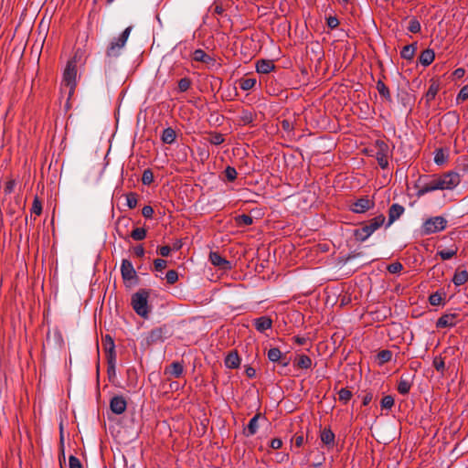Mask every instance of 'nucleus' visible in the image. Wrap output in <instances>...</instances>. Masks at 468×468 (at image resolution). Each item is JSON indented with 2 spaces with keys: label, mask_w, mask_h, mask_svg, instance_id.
<instances>
[{
  "label": "nucleus",
  "mask_w": 468,
  "mask_h": 468,
  "mask_svg": "<svg viewBox=\"0 0 468 468\" xmlns=\"http://www.w3.org/2000/svg\"><path fill=\"white\" fill-rule=\"evenodd\" d=\"M371 235V232L367 231L363 227L356 231V238L362 241L366 240Z\"/></svg>",
  "instance_id": "49530a36"
},
{
  "label": "nucleus",
  "mask_w": 468,
  "mask_h": 468,
  "mask_svg": "<svg viewBox=\"0 0 468 468\" xmlns=\"http://www.w3.org/2000/svg\"><path fill=\"white\" fill-rule=\"evenodd\" d=\"M209 261L211 264L219 268L220 270L227 271L231 269L230 261L221 257V255L216 251H211L209 253Z\"/></svg>",
  "instance_id": "0eeeda50"
},
{
  "label": "nucleus",
  "mask_w": 468,
  "mask_h": 468,
  "mask_svg": "<svg viewBox=\"0 0 468 468\" xmlns=\"http://www.w3.org/2000/svg\"><path fill=\"white\" fill-rule=\"evenodd\" d=\"M468 281V272L466 271H462L455 272L452 282L456 286H460L464 284Z\"/></svg>",
  "instance_id": "a878e982"
},
{
  "label": "nucleus",
  "mask_w": 468,
  "mask_h": 468,
  "mask_svg": "<svg viewBox=\"0 0 468 468\" xmlns=\"http://www.w3.org/2000/svg\"><path fill=\"white\" fill-rule=\"evenodd\" d=\"M149 292L140 290L132 296V305L135 313L141 317L147 318L150 309L148 306Z\"/></svg>",
  "instance_id": "f03ea898"
},
{
  "label": "nucleus",
  "mask_w": 468,
  "mask_h": 468,
  "mask_svg": "<svg viewBox=\"0 0 468 468\" xmlns=\"http://www.w3.org/2000/svg\"><path fill=\"white\" fill-rule=\"evenodd\" d=\"M445 159L446 157L441 150L436 152V154L434 156V162L437 165H442L445 162Z\"/></svg>",
  "instance_id": "5fc2aeb1"
},
{
  "label": "nucleus",
  "mask_w": 468,
  "mask_h": 468,
  "mask_svg": "<svg viewBox=\"0 0 468 468\" xmlns=\"http://www.w3.org/2000/svg\"><path fill=\"white\" fill-rule=\"evenodd\" d=\"M274 69V64L271 60L261 59L257 62L256 69L259 73L267 74Z\"/></svg>",
  "instance_id": "6ab92c4d"
},
{
  "label": "nucleus",
  "mask_w": 468,
  "mask_h": 468,
  "mask_svg": "<svg viewBox=\"0 0 468 468\" xmlns=\"http://www.w3.org/2000/svg\"><path fill=\"white\" fill-rule=\"evenodd\" d=\"M237 175L238 173L234 167L228 166L225 169V176L229 181H234L237 177Z\"/></svg>",
  "instance_id": "c03bdc74"
},
{
  "label": "nucleus",
  "mask_w": 468,
  "mask_h": 468,
  "mask_svg": "<svg viewBox=\"0 0 468 468\" xmlns=\"http://www.w3.org/2000/svg\"><path fill=\"white\" fill-rule=\"evenodd\" d=\"M416 48V44H410L403 47L400 51L401 58L407 60L412 59L415 55Z\"/></svg>",
  "instance_id": "b1692460"
},
{
  "label": "nucleus",
  "mask_w": 468,
  "mask_h": 468,
  "mask_svg": "<svg viewBox=\"0 0 468 468\" xmlns=\"http://www.w3.org/2000/svg\"><path fill=\"white\" fill-rule=\"evenodd\" d=\"M223 142H224V138H223V135L220 133H215L210 138V143L215 145H218V144H222Z\"/></svg>",
  "instance_id": "6e6d98bb"
},
{
  "label": "nucleus",
  "mask_w": 468,
  "mask_h": 468,
  "mask_svg": "<svg viewBox=\"0 0 468 468\" xmlns=\"http://www.w3.org/2000/svg\"><path fill=\"white\" fill-rule=\"evenodd\" d=\"M145 236L146 230L144 228H136L131 233V237L134 240H142L145 238Z\"/></svg>",
  "instance_id": "473e14b6"
},
{
  "label": "nucleus",
  "mask_w": 468,
  "mask_h": 468,
  "mask_svg": "<svg viewBox=\"0 0 468 468\" xmlns=\"http://www.w3.org/2000/svg\"><path fill=\"white\" fill-rule=\"evenodd\" d=\"M446 219L442 217L431 218L424 222L423 232L428 235L441 231L446 228Z\"/></svg>",
  "instance_id": "39448f33"
},
{
  "label": "nucleus",
  "mask_w": 468,
  "mask_h": 468,
  "mask_svg": "<svg viewBox=\"0 0 468 468\" xmlns=\"http://www.w3.org/2000/svg\"><path fill=\"white\" fill-rule=\"evenodd\" d=\"M433 367H435V369L439 372H442L444 370V367H445V364H444V361L441 357L440 356H437L434 358L433 360Z\"/></svg>",
  "instance_id": "8fccbe9b"
},
{
  "label": "nucleus",
  "mask_w": 468,
  "mask_h": 468,
  "mask_svg": "<svg viewBox=\"0 0 468 468\" xmlns=\"http://www.w3.org/2000/svg\"><path fill=\"white\" fill-rule=\"evenodd\" d=\"M377 90L382 97L387 99L390 97L388 88L385 85V83L382 80H378L377 82Z\"/></svg>",
  "instance_id": "72a5a7b5"
},
{
  "label": "nucleus",
  "mask_w": 468,
  "mask_h": 468,
  "mask_svg": "<svg viewBox=\"0 0 468 468\" xmlns=\"http://www.w3.org/2000/svg\"><path fill=\"white\" fill-rule=\"evenodd\" d=\"M31 211L33 213H35L36 215H40L41 214L42 206H41L40 201L37 197L35 198V200L33 202Z\"/></svg>",
  "instance_id": "3c124183"
},
{
  "label": "nucleus",
  "mask_w": 468,
  "mask_h": 468,
  "mask_svg": "<svg viewBox=\"0 0 468 468\" xmlns=\"http://www.w3.org/2000/svg\"><path fill=\"white\" fill-rule=\"evenodd\" d=\"M468 99V85L463 86L457 95V100L465 101Z\"/></svg>",
  "instance_id": "4d7b16f0"
},
{
  "label": "nucleus",
  "mask_w": 468,
  "mask_h": 468,
  "mask_svg": "<svg viewBox=\"0 0 468 468\" xmlns=\"http://www.w3.org/2000/svg\"><path fill=\"white\" fill-rule=\"evenodd\" d=\"M166 267V261L162 259H156L154 261V268L156 271H162Z\"/></svg>",
  "instance_id": "bf43d9fd"
},
{
  "label": "nucleus",
  "mask_w": 468,
  "mask_h": 468,
  "mask_svg": "<svg viewBox=\"0 0 468 468\" xmlns=\"http://www.w3.org/2000/svg\"><path fill=\"white\" fill-rule=\"evenodd\" d=\"M282 357V352L279 348L273 347L268 351V358L271 362H278Z\"/></svg>",
  "instance_id": "7c9ffc66"
},
{
  "label": "nucleus",
  "mask_w": 468,
  "mask_h": 468,
  "mask_svg": "<svg viewBox=\"0 0 468 468\" xmlns=\"http://www.w3.org/2000/svg\"><path fill=\"white\" fill-rule=\"evenodd\" d=\"M373 207V202L367 197L359 198L351 205V210L355 213H364Z\"/></svg>",
  "instance_id": "1a4fd4ad"
},
{
  "label": "nucleus",
  "mask_w": 468,
  "mask_h": 468,
  "mask_svg": "<svg viewBox=\"0 0 468 468\" xmlns=\"http://www.w3.org/2000/svg\"><path fill=\"white\" fill-rule=\"evenodd\" d=\"M393 405H394V399H393V397H391L389 395L385 396L381 399V407L384 409H391Z\"/></svg>",
  "instance_id": "de8ad7c7"
},
{
  "label": "nucleus",
  "mask_w": 468,
  "mask_h": 468,
  "mask_svg": "<svg viewBox=\"0 0 468 468\" xmlns=\"http://www.w3.org/2000/svg\"><path fill=\"white\" fill-rule=\"evenodd\" d=\"M392 358V353L389 350H382L378 354V360L380 365H383Z\"/></svg>",
  "instance_id": "cd10ccee"
},
{
  "label": "nucleus",
  "mask_w": 468,
  "mask_h": 468,
  "mask_svg": "<svg viewBox=\"0 0 468 468\" xmlns=\"http://www.w3.org/2000/svg\"><path fill=\"white\" fill-rule=\"evenodd\" d=\"M69 468H82V465L80 462V460L75 456H70L69 459Z\"/></svg>",
  "instance_id": "864d4df0"
},
{
  "label": "nucleus",
  "mask_w": 468,
  "mask_h": 468,
  "mask_svg": "<svg viewBox=\"0 0 468 468\" xmlns=\"http://www.w3.org/2000/svg\"><path fill=\"white\" fill-rule=\"evenodd\" d=\"M404 212V207L399 204H393L388 210V224L390 226L397 220Z\"/></svg>",
  "instance_id": "4468645a"
},
{
  "label": "nucleus",
  "mask_w": 468,
  "mask_h": 468,
  "mask_svg": "<svg viewBox=\"0 0 468 468\" xmlns=\"http://www.w3.org/2000/svg\"><path fill=\"white\" fill-rule=\"evenodd\" d=\"M459 183V175L454 172H449L440 177H434L428 182L420 181L417 194L420 197L435 190L452 189Z\"/></svg>",
  "instance_id": "f257e3e1"
},
{
  "label": "nucleus",
  "mask_w": 468,
  "mask_h": 468,
  "mask_svg": "<svg viewBox=\"0 0 468 468\" xmlns=\"http://www.w3.org/2000/svg\"><path fill=\"white\" fill-rule=\"evenodd\" d=\"M442 298L440 293L435 292L431 294L429 298L430 303L431 305H439L441 302Z\"/></svg>",
  "instance_id": "603ef678"
},
{
  "label": "nucleus",
  "mask_w": 468,
  "mask_h": 468,
  "mask_svg": "<svg viewBox=\"0 0 468 468\" xmlns=\"http://www.w3.org/2000/svg\"><path fill=\"white\" fill-rule=\"evenodd\" d=\"M255 328L259 332H264L272 325V320L268 316H261L254 320Z\"/></svg>",
  "instance_id": "2eb2a0df"
},
{
  "label": "nucleus",
  "mask_w": 468,
  "mask_h": 468,
  "mask_svg": "<svg viewBox=\"0 0 468 468\" xmlns=\"http://www.w3.org/2000/svg\"><path fill=\"white\" fill-rule=\"evenodd\" d=\"M184 372V366L181 362H173L171 365L165 367V374L169 378H178Z\"/></svg>",
  "instance_id": "9d476101"
},
{
  "label": "nucleus",
  "mask_w": 468,
  "mask_h": 468,
  "mask_svg": "<svg viewBox=\"0 0 468 468\" xmlns=\"http://www.w3.org/2000/svg\"><path fill=\"white\" fill-rule=\"evenodd\" d=\"M105 339L110 341L108 361H109V364L113 367V361H114V352H113V349H114V344H113L112 338L109 335H106Z\"/></svg>",
  "instance_id": "ea45409f"
},
{
  "label": "nucleus",
  "mask_w": 468,
  "mask_h": 468,
  "mask_svg": "<svg viewBox=\"0 0 468 468\" xmlns=\"http://www.w3.org/2000/svg\"><path fill=\"white\" fill-rule=\"evenodd\" d=\"M236 221L239 226H249L252 224L253 219L250 216L242 214L237 218Z\"/></svg>",
  "instance_id": "f704fd0d"
},
{
  "label": "nucleus",
  "mask_w": 468,
  "mask_h": 468,
  "mask_svg": "<svg viewBox=\"0 0 468 468\" xmlns=\"http://www.w3.org/2000/svg\"><path fill=\"white\" fill-rule=\"evenodd\" d=\"M259 418H260V415L257 414L250 420L249 424L244 431V433L246 436H248V437L252 436L257 432V431L259 429V424H258Z\"/></svg>",
  "instance_id": "412c9836"
},
{
  "label": "nucleus",
  "mask_w": 468,
  "mask_h": 468,
  "mask_svg": "<svg viewBox=\"0 0 468 468\" xmlns=\"http://www.w3.org/2000/svg\"><path fill=\"white\" fill-rule=\"evenodd\" d=\"M388 145L384 143L379 144V150L377 153V161L381 168H387L388 165Z\"/></svg>",
  "instance_id": "ddd939ff"
},
{
  "label": "nucleus",
  "mask_w": 468,
  "mask_h": 468,
  "mask_svg": "<svg viewBox=\"0 0 468 468\" xmlns=\"http://www.w3.org/2000/svg\"><path fill=\"white\" fill-rule=\"evenodd\" d=\"M312 359L306 355H298L295 358V365L302 369H309L312 367Z\"/></svg>",
  "instance_id": "4be33fe9"
},
{
  "label": "nucleus",
  "mask_w": 468,
  "mask_h": 468,
  "mask_svg": "<svg viewBox=\"0 0 468 468\" xmlns=\"http://www.w3.org/2000/svg\"><path fill=\"white\" fill-rule=\"evenodd\" d=\"M385 222V217L383 215H379L373 219H371L368 224L365 225L363 228L366 229L367 231L371 232L373 234L378 229H379Z\"/></svg>",
  "instance_id": "dca6fc26"
},
{
  "label": "nucleus",
  "mask_w": 468,
  "mask_h": 468,
  "mask_svg": "<svg viewBox=\"0 0 468 468\" xmlns=\"http://www.w3.org/2000/svg\"><path fill=\"white\" fill-rule=\"evenodd\" d=\"M282 441L279 438L272 439L270 443V446L274 450L280 449L282 447Z\"/></svg>",
  "instance_id": "680f3d73"
},
{
  "label": "nucleus",
  "mask_w": 468,
  "mask_h": 468,
  "mask_svg": "<svg viewBox=\"0 0 468 468\" xmlns=\"http://www.w3.org/2000/svg\"><path fill=\"white\" fill-rule=\"evenodd\" d=\"M154 181V174L150 169H146L143 173L142 182L144 185H150Z\"/></svg>",
  "instance_id": "58836bf2"
},
{
  "label": "nucleus",
  "mask_w": 468,
  "mask_h": 468,
  "mask_svg": "<svg viewBox=\"0 0 468 468\" xmlns=\"http://www.w3.org/2000/svg\"><path fill=\"white\" fill-rule=\"evenodd\" d=\"M176 132L174 129L169 127L163 131L162 141L165 144H173L176 140Z\"/></svg>",
  "instance_id": "393cba45"
},
{
  "label": "nucleus",
  "mask_w": 468,
  "mask_h": 468,
  "mask_svg": "<svg viewBox=\"0 0 468 468\" xmlns=\"http://www.w3.org/2000/svg\"><path fill=\"white\" fill-rule=\"evenodd\" d=\"M165 279L169 284H174L178 280V274L176 271L170 270L166 272Z\"/></svg>",
  "instance_id": "79ce46f5"
},
{
  "label": "nucleus",
  "mask_w": 468,
  "mask_h": 468,
  "mask_svg": "<svg viewBox=\"0 0 468 468\" xmlns=\"http://www.w3.org/2000/svg\"><path fill=\"white\" fill-rule=\"evenodd\" d=\"M256 84V80L252 78L243 79L239 82V87L243 90H251Z\"/></svg>",
  "instance_id": "c756f323"
},
{
  "label": "nucleus",
  "mask_w": 468,
  "mask_h": 468,
  "mask_svg": "<svg viewBox=\"0 0 468 468\" xmlns=\"http://www.w3.org/2000/svg\"><path fill=\"white\" fill-rule=\"evenodd\" d=\"M126 205L131 209L137 206V196L135 193L131 192L126 195Z\"/></svg>",
  "instance_id": "e433bc0d"
},
{
  "label": "nucleus",
  "mask_w": 468,
  "mask_h": 468,
  "mask_svg": "<svg viewBox=\"0 0 468 468\" xmlns=\"http://www.w3.org/2000/svg\"><path fill=\"white\" fill-rule=\"evenodd\" d=\"M420 27H420V22H419L417 19L413 18V19H411V20L410 21V23H409V27H408V29H409V31H410L411 33H418V32H420Z\"/></svg>",
  "instance_id": "a19ab883"
},
{
  "label": "nucleus",
  "mask_w": 468,
  "mask_h": 468,
  "mask_svg": "<svg viewBox=\"0 0 468 468\" xmlns=\"http://www.w3.org/2000/svg\"><path fill=\"white\" fill-rule=\"evenodd\" d=\"M134 253L137 257H143L144 254V250L142 246H137L135 249H134Z\"/></svg>",
  "instance_id": "69168bd1"
},
{
  "label": "nucleus",
  "mask_w": 468,
  "mask_h": 468,
  "mask_svg": "<svg viewBox=\"0 0 468 468\" xmlns=\"http://www.w3.org/2000/svg\"><path fill=\"white\" fill-rule=\"evenodd\" d=\"M164 330L161 327L154 328L143 339V345L149 346L156 342L163 341Z\"/></svg>",
  "instance_id": "423d86ee"
},
{
  "label": "nucleus",
  "mask_w": 468,
  "mask_h": 468,
  "mask_svg": "<svg viewBox=\"0 0 468 468\" xmlns=\"http://www.w3.org/2000/svg\"><path fill=\"white\" fill-rule=\"evenodd\" d=\"M240 120L245 124H249L253 122L254 120V114L250 111H242L240 114Z\"/></svg>",
  "instance_id": "c9c22d12"
},
{
  "label": "nucleus",
  "mask_w": 468,
  "mask_h": 468,
  "mask_svg": "<svg viewBox=\"0 0 468 468\" xmlns=\"http://www.w3.org/2000/svg\"><path fill=\"white\" fill-rule=\"evenodd\" d=\"M121 271L124 280H132L135 276V271L133 263L129 260H122Z\"/></svg>",
  "instance_id": "9b49d317"
},
{
  "label": "nucleus",
  "mask_w": 468,
  "mask_h": 468,
  "mask_svg": "<svg viewBox=\"0 0 468 468\" xmlns=\"http://www.w3.org/2000/svg\"><path fill=\"white\" fill-rule=\"evenodd\" d=\"M435 58V53L432 49L427 48L423 50L420 56V62L422 66H430Z\"/></svg>",
  "instance_id": "f3484780"
},
{
  "label": "nucleus",
  "mask_w": 468,
  "mask_h": 468,
  "mask_svg": "<svg viewBox=\"0 0 468 468\" xmlns=\"http://www.w3.org/2000/svg\"><path fill=\"white\" fill-rule=\"evenodd\" d=\"M321 441L323 443H324L326 446H333L335 442V434L334 432L329 429H324L321 431Z\"/></svg>",
  "instance_id": "5701e85b"
},
{
  "label": "nucleus",
  "mask_w": 468,
  "mask_h": 468,
  "mask_svg": "<svg viewBox=\"0 0 468 468\" xmlns=\"http://www.w3.org/2000/svg\"><path fill=\"white\" fill-rule=\"evenodd\" d=\"M193 59L195 61L203 62L206 64H213L214 63V59L202 49H196L194 51Z\"/></svg>",
  "instance_id": "a211bd4d"
},
{
  "label": "nucleus",
  "mask_w": 468,
  "mask_h": 468,
  "mask_svg": "<svg viewBox=\"0 0 468 468\" xmlns=\"http://www.w3.org/2000/svg\"><path fill=\"white\" fill-rule=\"evenodd\" d=\"M387 269L390 273H398L402 271L403 265L400 262L396 261L389 264Z\"/></svg>",
  "instance_id": "09e8293b"
},
{
  "label": "nucleus",
  "mask_w": 468,
  "mask_h": 468,
  "mask_svg": "<svg viewBox=\"0 0 468 468\" xmlns=\"http://www.w3.org/2000/svg\"><path fill=\"white\" fill-rule=\"evenodd\" d=\"M142 214L144 218H150L154 214V209L150 206H144L142 209Z\"/></svg>",
  "instance_id": "13d9d810"
},
{
  "label": "nucleus",
  "mask_w": 468,
  "mask_h": 468,
  "mask_svg": "<svg viewBox=\"0 0 468 468\" xmlns=\"http://www.w3.org/2000/svg\"><path fill=\"white\" fill-rule=\"evenodd\" d=\"M158 252L161 256L167 257L171 252V248L169 246H162L159 248Z\"/></svg>",
  "instance_id": "e2e57ef3"
},
{
  "label": "nucleus",
  "mask_w": 468,
  "mask_h": 468,
  "mask_svg": "<svg viewBox=\"0 0 468 468\" xmlns=\"http://www.w3.org/2000/svg\"><path fill=\"white\" fill-rule=\"evenodd\" d=\"M456 253H457V249L455 248V249H447V250H439L437 252V255H439L441 260L446 261V260H450L451 258H452Z\"/></svg>",
  "instance_id": "c85d7f7f"
},
{
  "label": "nucleus",
  "mask_w": 468,
  "mask_h": 468,
  "mask_svg": "<svg viewBox=\"0 0 468 468\" xmlns=\"http://www.w3.org/2000/svg\"><path fill=\"white\" fill-rule=\"evenodd\" d=\"M453 75L455 78L460 79L464 75V69H457L454 70Z\"/></svg>",
  "instance_id": "338daca9"
},
{
  "label": "nucleus",
  "mask_w": 468,
  "mask_h": 468,
  "mask_svg": "<svg viewBox=\"0 0 468 468\" xmlns=\"http://www.w3.org/2000/svg\"><path fill=\"white\" fill-rule=\"evenodd\" d=\"M371 235V232L367 231L363 227L356 231V238L362 241L366 240Z\"/></svg>",
  "instance_id": "a18cd8bd"
},
{
  "label": "nucleus",
  "mask_w": 468,
  "mask_h": 468,
  "mask_svg": "<svg viewBox=\"0 0 468 468\" xmlns=\"http://www.w3.org/2000/svg\"><path fill=\"white\" fill-rule=\"evenodd\" d=\"M438 91H439V86L435 83L431 84L429 87V90H427L426 95H425L427 101H432L436 97Z\"/></svg>",
  "instance_id": "2f4dec72"
},
{
  "label": "nucleus",
  "mask_w": 468,
  "mask_h": 468,
  "mask_svg": "<svg viewBox=\"0 0 468 468\" xmlns=\"http://www.w3.org/2000/svg\"><path fill=\"white\" fill-rule=\"evenodd\" d=\"M240 364V358L237 352L229 353L225 358V365L228 368H237Z\"/></svg>",
  "instance_id": "aec40b11"
},
{
  "label": "nucleus",
  "mask_w": 468,
  "mask_h": 468,
  "mask_svg": "<svg viewBox=\"0 0 468 468\" xmlns=\"http://www.w3.org/2000/svg\"><path fill=\"white\" fill-rule=\"evenodd\" d=\"M191 86V80L188 78H183L178 81V90L180 92L186 91Z\"/></svg>",
  "instance_id": "4c0bfd02"
},
{
  "label": "nucleus",
  "mask_w": 468,
  "mask_h": 468,
  "mask_svg": "<svg viewBox=\"0 0 468 468\" xmlns=\"http://www.w3.org/2000/svg\"><path fill=\"white\" fill-rule=\"evenodd\" d=\"M77 68L74 61H69L63 73V84L69 89V97L72 96L76 87Z\"/></svg>",
  "instance_id": "20e7f679"
},
{
  "label": "nucleus",
  "mask_w": 468,
  "mask_h": 468,
  "mask_svg": "<svg viewBox=\"0 0 468 468\" xmlns=\"http://www.w3.org/2000/svg\"><path fill=\"white\" fill-rule=\"evenodd\" d=\"M127 403L122 396H114L110 401L111 410L115 414H122L125 411Z\"/></svg>",
  "instance_id": "6e6552de"
},
{
  "label": "nucleus",
  "mask_w": 468,
  "mask_h": 468,
  "mask_svg": "<svg viewBox=\"0 0 468 468\" xmlns=\"http://www.w3.org/2000/svg\"><path fill=\"white\" fill-rule=\"evenodd\" d=\"M15 181H8L5 185V193H11L14 190L15 187Z\"/></svg>",
  "instance_id": "0e129e2a"
},
{
  "label": "nucleus",
  "mask_w": 468,
  "mask_h": 468,
  "mask_svg": "<svg viewBox=\"0 0 468 468\" xmlns=\"http://www.w3.org/2000/svg\"><path fill=\"white\" fill-rule=\"evenodd\" d=\"M338 397H339V399L345 403H346L352 397V393L351 391H349L348 389H346V388H342L339 392H338Z\"/></svg>",
  "instance_id": "37998d69"
},
{
  "label": "nucleus",
  "mask_w": 468,
  "mask_h": 468,
  "mask_svg": "<svg viewBox=\"0 0 468 468\" xmlns=\"http://www.w3.org/2000/svg\"><path fill=\"white\" fill-rule=\"evenodd\" d=\"M339 25V21L335 16H330L327 18V26L330 28H335Z\"/></svg>",
  "instance_id": "052dcab7"
},
{
  "label": "nucleus",
  "mask_w": 468,
  "mask_h": 468,
  "mask_svg": "<svg viewBox=\"0 0 468 468\" xmlns=\"http://www.w3.org/2000/svg\"><path fill=\"white\" fill-rule=\"evenodd\" d=\"M411 383L408 378H405L403 377L400 378L399 385H398V391L402 394H408L410 390Z\"/></svg>",
  "instance_id": "bb28decb"
},
{
  "label": "nucleus",
  "mask_w": 468,
  "mask_h": 468,
  "mask_svg": "<svg viewBox=\"0 0 468 468\" xmlns=\"http://www.w3.org/2000/svg\"><path fill=\"white\" fill-rule=\"evenodd\" d=\"M455 319H456L455 314H443L437 320L436 326L438 328L452 327L455 325Z\"/></svg>",
  "instance_id": "f8f14e48"
},
{
  "label": "nucleus",
  "mask_w": 468,
  "mask_h": 468,
  "mask_svg": "<svg viewBox=\"0 0 468 468\" xmlns=\"http://www.w3.org/2000/svg\"><path fill=\"white\" fill-rule=\"evenodd\" d=\"M303 444V436H297L295 438V445L297 447H301Z\"/></svg>",
  "instance_id": "774afa93"
},
{
  "label": "nucleus",
  "mask_w": 468,
  "mask_h": 468,
  "mask_svg": "<svg viewBox=\"0 0 468 468\" xmlns=\"http://www.w3.org/2000/svg\"><path fill=\"white\" fill-rule=\"evenodd\" d=\"M131 31L132 27H128L122 31V33L117 38H113L111 41L106 51V55L108 58H117L122 54V50L123 49L128 40Z\"/></svg>",
  "instance_id": "7ed1b4c3"
}]
</instances>
